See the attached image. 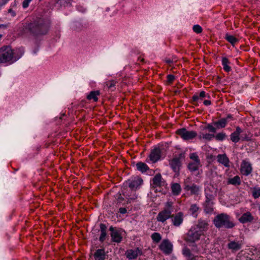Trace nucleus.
<instances>
[{"label":"nucleus","instance_id":"obj_1","mask_svg":"<svg viewBox=\"0 0 260 260\" xmlns=\"http://www.w3.org/2000/svg\"><path fill=\"white\" fill-rule=\"evenodd\" d=\"M24 53L22 48L12 49L6 46L0 48V63L12 64L20 58Z\"/></svg>","mask_w":260,"mask_h":260},{"label":"nucleus","instance_id":"obj_2","mask_svg":"<svg viewBox=\"0 0 260 260\" xmlns=\"http://www.w3.org/2000/svg\"><path fill=\"white\" fill-rule=\"evenodd\" d=\"M214 223L217 228H232L234 226V224L231 221L230 217L223 213L219 214L215 217Z\"/></svg>","mask_w":260,"mask_h":260},{"label":"nucleus","instance_id":"obj_3","mask_svg":"<svg viewBox=\"0 0 260 260\" xmlns=\"http://www.w3.org/2000/svg\"><path fill=\"white\" fill-rule=\"evenodd\" d=\"M173 203L168 202L165 205V208L160 211L156 217V219L159 222H164L171 216L172 212V206Z\"/></svg>","mask_w":260,"mask_h":260},{"label":"nucleus","instance_id":"obj_4","mask_svg":"<svg viewBox=\"0 0 260 260\" xmlns=\"http://www.w3.org/2000/svg\"><path fill=\"white\" fill-rule=\"evenodd\" d=\"M209 189V188L206 189V200L205 203V211L207 213H210L213 210V200L216 196V191L214 189H213L212 193H210L208 192Z\"/></svg>","mask_w":260,"mask_h":260},{"label":"nucleus","instance_id":"obj_5","mask_svg":"<svg viewBox=\"0 0 260 260\" xmlns=\"http://www.w3.org/2000/svg\"><path fill=\"white\" fill-rule=\"evenodd\" d=\"M202 234V230H199L198 228L192 226L188 232L185 240L189 242H194L200 239Z\"/></svg>","mask_w":260,"mask_h":260},{"label":"nucleus","instance_id":"obj_6","mask_svg":"<svg viewBox=\"0 0 260 260\" xmlns=\"http://www.w3.org/2000/svg\"><path fill=\"white\" fill-rule=\"evenodd\" d=\"M189 157L191 161L189 163L188 168L190 171H195L201 166L200 160L197 154L194 153H191Z\"/></svg>","mask_w":260,"mask_h":260},{"label":"nucleus","instance_id":"obj_7","mask_svg":"<svg viewBox=\"0 0 260 260\" xmlns=\"http://www.w3.org/2000/svg\"><path fill=\"white\" fill-rule=\"evenodd\" d=\"M177 134L184 140L192 139L197 136V134L194 131H187L185 128L178 129Z\"/></svg>","mask_w":260,"mask_h":260},{"label":"nucleus","instance_id":"obj_8","mask_svg":"<svg viewBox=\"0 0 260 260\" xmlns=\"http://www.w3.org/2000/svg\"><path fill=\"white\" fill-rule=\"evenodd\" d=\"M159 248L164 253L168 254L172 252L173 245L168 240H164L159 245Z\"/></svg>","mask_w":260,"mask_h":260},{"label":"nucleus","instance_id":"obj_9","mask_svg":"<svg viewBox=\"0 0 260 260\" xmlns=\"http://www.w3.org/2000/svg\"><path fill=\"white\" fill-rule=\"evenodd\" d=\"M143 180L139 177H135L131 180H128L126 183L131 189H136L142 183Z\"/></svg>","mask_w":260,"mask_h":260},{"label":"nucleus","instance_id":"obj_10","mask_svg":"<svg viewBox=\"0 0 260 260\" xmlns=\"http://www.w3.org/2000/svg\"><path fill=\"white\" fill-rule=\"evenodd\" d=\"M241 173L245 176H248L252 172L251 164L247 161H243L241 165Z\"/></svg>","mask_w":260,"mask_h":260},{"label":"nucleus","instance_id":"obj_11","mask_svg":"<svg viewBox=\"0 0 260 260\" xmlns=\"http://www.w3.org/2000/svg\"><path fill=\"white\" fill-rule=\"evenodd\" d=\"M172 221L174 225L178 226L181 224L183 221V214L179 212L172 216Z\"/></svg>","mask_w":260,"mask_h":260},{"label":"nucleus","instance_id":"obj_12","mask_svg":"<svg viewBox=\"0 0 260 260\" xmlns=\"http://www.w3.org/2000/svg\"><path fill=\"white\" fill-rule=\"evenodd\" d=\"M160 157V150L158 148H154L149 155L150 160L152 162L158 161Z\"/></svg>","mask_w":260,"mask_h":260},{"label":"nucleus","instance_id":"obj_13","mask_svg":"<svg viewBox=\"0 0 260 260\" xmlns=\"http://www.w3.org/2000/svg\"><path fill=\"white\" fill-rule=\"evenodd\" d=\"M140 254L141 251L138 248L135 249L127 250L126 252V257L130 259L136 258Z\"/></svg>","mask_w":260,"mask_h":260},{"label":"nucleus","instance_id":"obj_14","mask_svg":"<svg viewBox=\"0 0 260 260\" xmlns=\"http://www.w3.org/2000/svg\"><path fill=\"white\" fill-rule=\"evenodd\" d=\"M253 219V217L249 212H246L239 218V221L242 223L251 222Z\"/></svg>","mask_w":260,"mask_h":260},{"label":"nucleus","instance_id":"obj_15","mask_svg":"<svg viewBox=\"0 0 260 260\" xmlns=\"http://www.w3.org/2000/svg\"><path fill=\"white\" fill-rule=\"evenodd\" d=\"M110 230L112 231L111 235L112 240L117 243L120 242L122 239L121 232L117 230H112V228Z\"/></svg>","mask_w":260,"mask_h":260},{"label":"nucleus","instance_id":"obj_16","mask_svg":"<svg viewBox=\"0 0 260 260\" xmlns=\"http://www.w3.org/2000/svg\"><path fill=\"white\" fill-rule=\"evenodd\" d=\"M182 254L186 258L187 260H197L198 256H194L191 253L190 250L186 247H184L182 249Z\"/></svg>","mask_w":260,"mask_h":260},{"label":"nucleus","instance_id":"obj_17","mask_svg":"<svg viewBox=\"0 0 260 260\" xmlns=\"http://www.w3.org/2000/svg\"><path fill=\"white\" fill-rule=\"evenodd\" d=\"M188 181V179H186L185 181V189L190 191L191 193H197L200 190L199 187L194 184L191 185H188L187 183Z\"/></svg>","mask_w":260,"mask_h":260},{"label":"nucleus","instance_id":"obj_18","mask_svg":"<svg viewBox=\"0 0 260 260\" xmlns=\"http://www.w3.org/2000/svg\"><path fill=\"white\" fill-rule=\"evenodd\" d=\"M170 165L174 172H178L179 171V167L180 166V162L179 159L178 158H173L170 161Z\"/></svg>","mask_w":260,"mask_h":260},{"label":"nucleus","instance_id":"obj_19","mask_svg":"<svg viewBox=\"0 0 260 260\" xmlns=\"http://www.w3.org/2000/svg\"><path fill=\"white\" fill-rule=\"evenodd\" d=\"M241 132L242 130L239 127H237L236 131L231 135V140L235 143L238 142L240 140L239 135Z\"/></svg>","mask_w":260,"mask_h":260},{"label":"nucleus","instance_id":"obj_20","mask_svg":"<svg viewBox=\"0 0 260 260\" xmlns=\"http://www.w3.org/2000/svg\"><path fill=\"white\" fill-rule=\"evenodd\" d=\"M217 159L219 162L222 164L225 167L229 166V160L225 154H219L217 156Z\"/></svg>","mask_w":260,"mask_h":260},{"label":"nucleus","instance_id":"obj_21","mask_svg":"<svg viewBox=\"0 0 260 260\" xmlns=\"http://www.w3.org/2000/svg\"><path fill=\"white\" fill-rule=\"evenodd\" d=\"M208 222L206 220H200L199 221L198 225L194 226L196 228H198L199 230L202 231V234L203 232L208 229Z\"/></svg>","mask_w":260,"mask_h":260},{"label":"nucleus","instance_id":"obj_22","mask_svg":"<svg viewBox=\"0 0 260 260\" xmlns=\"http://www.w3.org/2000/svg\"><path fill=\"white\" fill-rule=\"evenodd\" d=\"M153 182L154 185L155 186H160L164 184V182L160 174H157L154 177Z\"/></svg>","mask_w":260,"mask_h":260},{"label":"nucleus","instance_id":"obj_23","mask_svg":"<svg viewBox=\"0 0 260 260\" xmlns=\"http://www.w3.org/2000/svg\"><path fill=\"white\" fill-rule=\"evenodd\" d=\"M242 243L240 242L233 241L229 243L228 247L234 251L239 250L241 248Z\"/></svg>","mask_w":260,"mask_h":260},{"label":"nucleus","instance_id":"obj_24","mask_svg":"<svg viewBox=\"0 0 260 260\" xmlns=\"http://www.w3.org/2000/svg\"><path fill=\"white\" fill-rule=\"evenodd\" d=\"M171 191L173 195H178L181 190L180 185L178 183H173L171 185Z\"/></svg>","mask_w":260,"mask_h":260},{"label":"nucleus","instance_id":"obj_25","mask_svg":"<svg viewBox=\"0 0 260 260\" xmlns=\"http://www.w3.org/2000/svg\"><path fill=\"white\" fill-rule=\"evenodd\" d=\"M95 260H104L105 259V251L103 249H98L94 254Z\"/></svg>","mask_w":260,"mask_h":260},{"label":"nucleus","instance_id":"obj_26","mask_svg":"<svg viewBox=\"0 0 260 260\" xmlns=\"http://www.w3.org/2000/svg\"><path fill=\"white\" fill-rule=\"evenodd\" d=\"M230 116H228L226 118H223L218 121L215 123V124L216 125L217 128H223L224 127L227 123L228 119L230 118Z\"/></svg>","mask_w":260,"mask_h":260},{"label":"nucleus","instance_id":"obj_27","mask_svg":"<svg viewBox=\"0 0 260 260\" xmlns=\"http://www.w3.org/2000/svg\"><path fill=\"white\" fill-rule=\"evenodd\" d=\"M136 167L137 170L142 173L146 172L148 169V167L147 165L142 162L137 163L136 165Z\"/></svg>","mask_w":260,"mask_h":260},{"label":"nucleus","instance_id":"obj_28","mask_svg":"<svg viewBox=\"0 0 260 260\" xmlns=\"http://www.w3.org/2000/svg\"><path fill=\"white\" fill-rule=\"evenodd\" d=\"M228 183L234 185H238L241 183V180L238 176H236L232 178L229 179L228 180Z\"/></svg>","mask_w":260,"mask_h":260},{"label":"nucleus","instance_id":"obj_29","mask_svg":"<svg viewBox=\"0 0 260 260\" xmlns=\"http://www.w3.org/2000/svg\"><path fill=\"white\" fill-rule=\"evenodd\" d=\"M199 137L201 139H203L208 141L211 140L214 137V134L205 133L204 132L201 133Z\"/></svg>","mask_w":260,"mask_h":260},{"label":"nucleus","instance_id":"obj_30","mask_svg":"<svg viewBox=\"0 0 260 260\" xmlns=\"http://www.w3.org/2000/svg\"><path fill=\"white\" fill-rule=\"evenodd\" d=\"M225 38L233 45L238 42V39L228 34H226Z\"/></svg>","mask_w":260,"mask_h":260},{"label":"nucleus","instance_id":"obj_31","mask_svg":"<svg viewBox=\"0 0 260 260\" xmlns=\"http://www.w3.org/2000/svg\"><path fill=\"white\" fill-rule=\"evenodd\" d=\"M99 95V92L98 91H91L90 94L88 95L87 98L89 100H93L94 101H98V95Z\"/></svg>","mask_w":260,"mask_h":260},{"label":"nucleus","instance_id":"obj_32","mask_svg":"<svg viewBox=\"0 0 260 260\" xmlns=\"http://www.w3.org/2000/svg\"><path fill=\"white\" fill-rule=\"evenodd\" d=\"M206 94L205 92L202 91L199 94H196L194 95L192 97L193 100L194 101H198L200 100H202V99L204 97H206Z\"/></svg>","mask_w":260,"mask_h":260},{"label":"nucleus","instance_id":"obj_33","mask_svg":"<svg viewBox=\"0 0 260 260\" xmlns=\"http://www.w3.org/2000/svg\"><path fill=\"white\" fill-rule=\"evenodd\" d=\"M229 61L226 58H223L222 60V64L223 66L224 70L226 72L231 70V68L229 66Z\"/></svg>","mask_w":260,"mask_h":260},{"label":"nucleus","instance_id":"obj_34","mask_svg":"<svg viewBox=\"0 0 260 260\" xmlns=\"http://www.w3.org/2000/svg\"><path fill=\"white\" fill-rule=\"evenodd\" d=\"M199 208L196 205H192L190 208V211L192 215L194 217H197V212L198 211Z\"/></svg>","mask_w":260,"mask_h":260},{"label":"nucleus","instance_id":"obj_35","mask_svg":"<svg viewBox=\"0 0 260 260\" xmlns=\"http://www.w3.org/2000/svg\"><path fill=\"white\" fill-rule=\"evenodd\" d=\"M151 238L153 241L156 243L159 242L161 239L160 235L158 233H153L151 236Z\"/></svg>","mask_w":260,"mask_h":260},{"label":"nucleus","instance_id":"obj_36","mask_svg":"<svg viewBox=\"0 0 260 260\" xmlns=\"http://www.w3.org/2000/svg\"><path fill=\"white\" fill-rule=\"evenodd\" d=\"M225 134L223 133H220L217 134L214 137L217 140H223L225 138Z\"/></svg>","mask_w":260,"mask_h":260},{"label":"nucleus","instance_id":"obj_37","mask_svg":"<svg viewBox=\"0 0 260 260\" xmlns=\"http://www.w3.org/2000/svg\"><path fill=\"white\" fill-rule=\"evenodd\" d=\"M193 30L197 34L201 33L202 31V28L199 25H194L193 26Z\"/></svg>","mask_w":260,"mask_h":260},{"label":"nucleus","instance_id":"obj_38","mask_svg":"<svg viewBox=\"0 0 260 260\" xmlns=\"http://www.w3.org/2000/svg\"><path fill=\"white\" fill-rule=\"evenodd\" d=\"M252 195L254 198H257L260 197V189H255L253 191Z\"/></svg>","mask_w":260,"mask_h":260},{"label":"nucleus","instance_id":"obj_39","mask_svg":"<svg viewBox=\"0 0 260 260\" xmlns=\"http://www.w3.org/2000/svg\"><path fill=\"white\" fill-rule=\"evenodd\" d=\"M206 128L208 129L209 132L213 133H215L216 131V129L214 126L210 124L206 126Z\"/></svg>","mask_w":260,"mask_h":260},{"label":"nucleus","instance_id":"obj_40","mask_svg":"<svg viewBox=\"0 0 260 260\" xmlns=\"http://www.w3.org/2000/svg\"><path fill=\"white\" fill-rule=\"evenodd\" d=\"M106 236V232H101V236L100 237V241H104V239H105Z\"/></svg>","mask_w":260,"mask_h":260},{"label":"nucleus","instance_id":"obj_41","mask_svg":"<svg viewBox=\"0 0 260 260\" xmlns=\"http://www.w3.org/2000/svg\"><path fill=\"white\" fill-rule=\"evenodd\" d=\"M208 188H210L208 190V192L209 193H212V191H213V189H214L215 190V191L216 192V189L215 188H214L213 187V186H211V185H208L207 186V187L205 188V190L206 189H208Z\"/></svg>","mask_w":260,"mask_h":260},{"label":"nucleus","instance_id":"obj_42","mask_svg":"<svg viewBox=\"0 0 260 260\" xmlns=\"http://www.w3.org/2000/svg\"><path fill=\"white\" fill-rule=\"evenodd\" d=\"M167 78L169 82H172L174 79V76L172 75H169L167 76Z\"/></svg>","mask_w":260,"mask_h":260},{"label":"nucleus","instance_id":"obj_43","mask_svg":"<svg viewBox=\"0 0 260 260\" xmlns=\"http://www.w3.org/2000/svg\"><path fill=\"white\" fill-rule=\"evenodd\" d=\"M29 4V3H28V2L27 0H24V1L23 3V7L24 8H26L28 6Z\"/></svg>","mask_w":260,"mask_h":260},{"label":"nucleus","instance_id":"obj_44","mask_svg":"<svg viewBox=\"0 0 260 260\" xmlns=\"http://www.w3.org/2000/svg\"><path fill=\"white\" fill-rule=\"evenodd\" d=\"M100 228H101V232H106V226L104 224H101Z\"/></svg>","mask_w":260,"mask_h":260},{"label":"nucleus","instance_id":"obj_45","mask_svg":"<svg viewBox=\"0 0 260 260\" xmlns=\"http://www.w3.org/2000/svg\"><path fill=\"white\" fill-rule=\"evenodd\" d=\"M59 1H60V3L63 4L64 3H66L67 4V5H68L71 2V0H59Z\"/></svg>","mask_w":260,"mask_h":260},{"label":"nucleus","instance_id":"obj_46","mask_svg":"<svg viewBox=\"0 0 260 260\" xmlns=\"http://www.w3.org/2000/svg\"><path fill=\"white\" fill-rule=\"evenodd\" d=\"M192 251L194 252V253H199L200 252V250L197 248V247H193L192 248Z\"/></svg>","mask_w":260,"mask_h":260},{"label":"nucleus","instance_id":"obj_47","mask_svg":"<svg viewBox=\"0 0 260 260\" xmlns=\"http://www.w3.org/2000/svg\"><path fill=\"white\" fill-rule=\"evenodd\" d=\"M119 212L122 214H124L126 212V210L124 208H120L119 209Z\"/></svg>","mask_w":260,"mask_h":260},{"label":"nucleus","instance_id":"obj_48","mask_svg":"<svg viewBox=\"0 0 260 260\" xmlns=\"http://www.w3.org/2000/svg\"><path fill=\"white\" fill-rule=\"evenodd\" d=\"M204 104L206 106L210 105L211 104V101L208 100H205L204 101Z\"/></svg>","mask_w":260,"mask_h":260},{"label":"nucleus","instance_id":"obj_49","mask_svg":"<svg viewBox=\"0 0 260 260\" xmlns=\"http://www.w3.org/2000/svg\"><path fill=\"white\" fill-rule=\"evenodd\" d=\"M9 12L11 14V15L12 16H15V13L14 11H13L12 10H9Z\"/></svg>","mask_w":260,"mask_h":260},{"label":"nucleus","instance_id":"obj_50","mask_svg":"<svg viewBox=\"0 0 260 260\" xmlns=\"http://www.w3.org/2000/svg\"><path fill=\"white\" fill-rule=\"evenodd\" d=\"M166 62H167V63H170L171 62H172V61H171V60H170V59H168V60H166Z\"/></svg>","mask_w":260,"mask_h":260},{"label":"nucleus","instance_id":"obj_51","mask_svg":"<svg viewBox=\"0 0 260 260\" xmlns=\"http://www.w3.org/2000/svg\"><path fill=\"white\" fill-rule=\"evenodd\" d=\"M128 197L130 200H134L136 198V197Z\"/></svg>","mask_w":260,"mask_h":260},{"label":"nucleus","instance_id":"obj_52","mask_svg":"<svg viewBox=\"0 0 260 260\" xmlns=\"http://www.w3.org/2000/svg\"><path fill=\"white\" fill-rule=\"evenodd\" d=\"M27 1L28 2V3H30L31 0H27Z\"/></svg>","mask_w":260,"mask_h":260},{"label":"nucleus","instance_id":"obj_53","mask_svg":"<svg viewBox=\"0 0 260 260\" xmlns=\"http://www.w3.org/2000/svg\"><path fill=\"white\" fill-rule=\"evenodd\" d=\"M113 85H114V84H110V87H111V86H112Z\"/></svg>","mask_w":260,"mask_h":260},{"label":"nucleus","instance_id":"obj_54","mask_svg":"<svg viewBox=\"0 0 260 260\" xmlns=\"http://www.w3.org/2000/svg\"><path fill=\"white\" fill-rule=\"evenodd\" d=\"M3 25H0V27H1L2 26H3Z\"/></svg>","mask_w":260,"mask_h":260}]
</instances>
